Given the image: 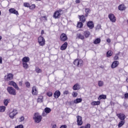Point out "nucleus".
I'll return each mask as SVG.
<instances>
[{
  "instance_id": "obj_1",
  "label": "nucleus",
  "mask_w": 128,
  "mask_h": 128,
  "mask_svg": "<svg viewBox=\"0 0 128 128\" xmlns=\"http://www.w3.org/2000/svg\"><path fill=\"white\" fill-rule=\"evenodd\" d=\"M7 91L12 96H16V92L14 88L12 86H8L7 88Z\"/></svg>"
},
{
  "instance_id": "obj_2",
  "label": "nucleus",
  "mask_w": 128,
  "mask_h": 128,
  "mask_svg": "<svg viewBox=\"0 0 128 128\" xmlns=\"http://www.w3.org/2000/svg\"><path fill=\"white\" fill-rule=\"evenodd\" d=\"M34 120L36 124H38L42 122V116H39L38 113H35L34 114Z\"/></svg>"
},
{
  "instance_id": "obj_3",
  "label": "nucleus",
  "mask_w": 128,
  "mask_h": 128,
  "mask_svg": "<svg viewBox=\"0 0 128 128\" xmlns=\"http://www.w3.org/2000/svg\"><path fill=\"white\" fill-rule=\"evenodd\" d=\"M38 42L40 46H44L46 44V40H44V37L40 36L38 38Z\"/></svg>"
},
{
  "instance_id": "obj_4",
  "label": "nucleus",
  "mask_w": 128,
  "mask_h": 128,
  "mask_svg": "<svg viewBox=\"0 0 128 128\" xmlns=\"http://www.w3.org/2000/svg\"><path fill=\"white\" fill-rule=\"evenodd\" d=\"M14 78V74L12 73H9L7 74V76H4L5 80L8 82V80H12Z\"/></svg>"
},
{
  "instance_id": "obj_5",
  "label": "nucleus",
  "mask_w": 128,
  "mask_h": 128,
  "mask_svg": "<svg viewBox=\"0 0 128 128\" xmlns=\"http://www.w3.org/2000/svg\"><path fill=\"white\" fill-rule=\"evenodd\" d=\"M18 114V110L16 109H14L13 111L9 114V116L10 118H12V120L14 118V116H16Z\"/></svg>"
},
{
  "instance_id": "obj_6",
  "label": "nucleus",
  "mask_w": 128,
  "mask_h": 128,
  "mask_svg": "<svg viewBox=\"0 0 128 128\" xmlns=\"http://www.w3.org/2000/svg\"><path fill=\"white\" fill-rule=\"evenodd\" d=\"M9 86H12L14 88L17 90H20V88H18V84H16V82H14V81H10L8 82Z\"/></svg>"
},
{
  "instance_id": "obj_7",
  "label": "nucleus",
  "mask_w": 128,
  "mask_h": 128,
  "mask_svg": "<svg viewBox=\"0 0 128 128\" xmlns=\"http://www.w3.org/2000/svg\"><path fill=\"white\" fill-rule=\"evenodd\" d=\"M108 18H110L112 22H116V16L112 14H108Z\"/></svg>"
},
{
  "instance_id": "obj_8",
  "label": "nucleus",
  "mask_w": 128,
  "mask_h": 128,
  "mask_svg": "<svg viewBox=\"0 0 128 128\" xmlns=\"http://www.w3.org/2000/svg\"><path fill=\"white\" fill-rule=\"evenodd\" d=\"M9 12H10V14H16V16H18V12L14 8H11L9 9Z\"/></svg>"
},
{
  "instance_id": "obj_9",
  "label": "nucleus",
  "mask_w": 128,
  "mask_h": 128,
  "mask_svg": "<svg viewBox=\"0 0 128 128\" xmlns=\"http://www.w3.org/2000/svg\"><path fill=\"white\" fill-rule=\"evenodd\" d=\"M87 26L90 28V30H92L94 28V22L92 21H88L87 22Z\"/></svg>"
},
{
  "instance_id": "obj_10",
  "label": "nucleus",
  "mask_w": 128,
  "mask_h": 128,
  "mask_svg": "<svg viewBox=\"0 0 128 128\" xmlns=\"http://www.w3.org/2000/svg\"><path fill=\"white\" fill-rule=\"evenodd\" d=\"M78 126H82V116H76Z\"/></svg>"
},
{
  "instance_id": "obj_11",
  "label": "nucleus",
  "mask_w": 128,
  "mask_h": 128,
  "mask_svg": "<svg viewBox=\"0 0 128 128\" xmlns=\"http://www.w3.org/2000/svg\"><path fill=\"white\" fill-rule=\"evenodd\" d=\"M60 40L62 42H66L68 40V36L65 34H62L60 36Z\"/></svg>"
},
{
  "instance_id": "obj_12",
  "label": "nucleus",
  "mask_w": 128,
  "mask_h": 128,
  "mask_svg": "<svg viewBox=\"0 0 128 128\" xmlns=\"http://www.w3.org/2000/svg\"><path fill=\"white\" fill-rule=\"evenodd\" d=\"M116 116L120 120H124V119L126 118V115L124 114H118Z\"/></svg>"
},
{
  "instance_id": "obj_13",
  "label": "nucleus",
  "mask_w": 128,
  "mask_h": 128,
  "mask_svg": "<svg viewBox=\"0 0 128 128\" xmlns=\"http://www.w3.org/2000/svg\"><path fill=\"white\" fill-rule=\"evenodd\" d=\"M120 64L118 61H114L111 65L112 68H116Z\"/></svg>"
},
{
  "instance_id": "obj_14",
  "label": "nucleus",
  "mask_w": 128,
  "mask_h": 128,
  "mask_svg": "<svg viewBox=\"0 0 128 128\" xmlns=\"http://www.w3.org/2000/svg\"><path fill=\"white\" fill-rule=\"evenodd\" d=\"M60 14H62L59 13L58 12L56 11L54 12L53 15V17L54 18H60Z\"/></svg>"
},
{
  "instance_id": "obj_15",
  "label": "nucleus",
  "mask_w": 128,
  "mask_h": 128,
  "mask_svg": "<svg viewBox=\"0 0 128 128\" xmlns=\"http://www.w3.org/2000/svg\"><path fill=\"white\" fill-rule=\"evenodd\" d=\"M60 96V92L58 90H56L54 94V96L55 98H58Z\"/></svg>"
},
{
  "instance_id": "obj_16",
  "label": "nucleus",
  "mask_w": 128,
  "mask_h": 128,
  "mask_svg": "<svg viewBox=\"0 0 128 128\" xmlns=\"http://www.w3.org/2000/svg\"><path fill=\"white\" fill-rule=\"evenodd\" d=\"M68 48V42H65L60 47L61 50H64Z\"/></svg>"
},
{
  "instance_id": "obj_17",
  "label": "nucleus",
  "mask_w": 128,
  "mask_h": 128,
  "mask_svg": "<svg viewBox=\"0 0 128 128\" xmlns=\"http://www.w3.org/2000/svg\"><path fill=\"white\" fill-rule=\"evenodd\" d=\"M126 8L124 4H120L118 7V10H126Z\"/></svg>"
},
{
  "instance_id": "obj_18",
  "label": "nucleus",
  "mask_w": 128,
  "mask_h": 128,
  "mask_svg": "<svg viewBox=\"0 0 128 128\" xmlns=\"http://www.w3.org/2000/svg\"><path fill=\"white\" fill-rule=\"evenodd\" d=\"M84 66V62L82 60H79L76 66H78V68H80V66Z\"/></svg>"
},
{
  "instance_id": "obj_19",
  "label": "nucleus",
  "mask_w": 128,
  "mask_h": 128,
  "mask_svg": "<svg viewBox=\"0 0 128 128\" xmlns=\"http://www.w3.org/2000/svg\"><path fill=\"white\" fill-rule=\"evenodd\" d=\"M86 16L84 15L82 16H78V18L80 20V21L82 22H86Z\"/></svg>"
},
{
  "instance_id": "obj_20",
  "label": "nucleus",
  "mask_w": 128,
  "mask_h": 128,
  "mask_svg": "<svg viewBox=\"0 0 128 128\" xmlns=\"http://www.w3.org/2000/svg\"><path fill=\"white\" fill-rule=\"evenodd\" d=\"M72 88L74 90H80V84H75L73 87Z\"/></svg>"
},
{
  "instance_id": "obj_21",
  "label": "nucleus",
  "mask_w": 128,
  "mask_h": 128,
  "mask_svg": "<svg viewBox=\"0 0 128 128\" xmlns=\"http://www.w3.org/2000/svg\"><path fill=\"white\" fill-rule=\"evenodd\" d=\"M92 106H100V101H94L91 103Z\"/></svg>"
},
{
  "instance_id": "obj_22",
  "label": "nucleus",
  "mask_w": 128,
  "mask_h": 128,
  "mask_svg": "<svg viewBox=\"0 0 128 128\" xmlns=\"http://www.w3.org/2000/svg\"><path fill=\"white\" fill-rule=\"evenodd\" d=\"M22 62H30V58L25 56L22 60Z\"/></svg>"
},
{
  "instance_id": "obj_23",
  "label": "nucleus",
  "mask_w": 128,
  "mask_h": 128,
  "mask_svg": "<svg viewBox=\"0 0 128 128\" xmlns=\"http://www.w3.org/2000/svg\"><path fill=\"white\" fill-rule=\"evenodd\" d=\"M84 34L85 38H88L90 35V31H85L84 33Z\"/></svg>"
},
{
  "instance_id": "obj_24",
  "label": "nucleus",
  "mask_w": 128,
  "mask_h": 128,
  "mask_svg": "<svg viewBox=\"0 0 128 128\" xmlns=\"http://www.w3.org/2000/svg\"><path fill=\"white\" fill-rule=\"evenodd\" d=\"M44 112H45L47 114H50V112H52V109H50V108L46 107L44 108Z\"/></svg>"
},
{
  "instance_id": "obj_25",
  "label": "nucleus",
  "mask_w": 128,
  "mask_h": 128,
  "mask_svg": "<svg viewBox=\"0 0 128 128\" xmlns=\"http://www.w3.org/2000/svg\"><path fill=\"white\" fill-rule=\"evenodd\" d=\"M32 94H38V91H36V86H34L32 88Z\"/></svg>"
},
{
  "instance_id": "obj_26",
  "label": "nucleus",
  "mask_w": 128,
  "mask_h": 128,
  "mask_svg": "<svg viewBox=\"0 0 128 128\" xmlns=\"http://www.w3.org/2000/svg\"><path fill=\"white\" fill-rule=\"evenodd\" d=\"M82 102V98H76L74 100V104H79V102Z\"/></svg>"
},
{
  "instance_id": "obj_27",
  "label": "nucleus",
  "mask_w": 128,
  "mask_h": 128,
  "mask_svg": "<svg viewBox=\"0 0 128 128\" xmlns=\"http://www.w3.org/2000/svg\"><path fill=\"white\" fill-rule=\"evenodd\" d=\"M112 54H114V52H112L111 50H108L106 52L107 58H110V56H112Z\"/></svg>"
},
{
  "instance_id": "obj_28",
  "label": "nucleus",
  "mask_w": 128,
  "mask_h": 128,
  "mask_svg": "<svg viewBox=\"0 0 128 128\" xmlns=\"http://www.w3.org/2000/svg\"><path fill=\"white\" fill-rule=\"evenodd\" d=\"M106 95L102 94L99 96L98 100H106Z\"/></svg>"
},
{
  "instance_id": "obj_29",
  "label": "nucleus",
  "mask_w": 128,
  "mask_h": 128,
  "mask_svg": "<svg viewBox=\"0 0 128 128\" xmlns=\"http://www.w3.org/2000/svg\"><path fill=\"white\" fill-rule=\"evenodd\" d=\"M100 38H96L94 42V44H100Z\"/></svg>"
},
{
  "instance_id": "obj_30",
  "label": "nucleus",
  "mask_w": 128,
  "mask_h": 128,
  "mask_svg": "<svg viewBox=\"0 0 128 128\" xmlns=\"http://www.w3.org/2000/svg\"><path fill=\"white\" fill-rule=\"evenodd\" d=\"M77 38H78L80 40H84V35L79 34H76Z\"/></svg>"
},
{
  "instance_id": "obj_31",
  "label": "nucleus",
  "mask_w": 128,
  "mask_h": 128,
  "mask_svg": "<svg viewBox=\"0 0 128 128\" xmlns=\"http://www.w3.org/2000/svg\"><path fill=\"white\" fill-rule=\"evenodd\" d=\"M90 8H85V17L87 18L88 16V14H90Z\"/></svg>"
},
{
  "instance_id": "obj_32",
  "label": "nucleus",
  "mask_w": 128,
  "mask_h": 128,
  "mask_svg": "<svg viewBox=\"0 0 128 128\" xmlns=\"http://www.w3.org/2000/svg\"><path fill=\"white\" fill-rule=\"evenodd\" d=\"M124 124V120H122L118 124V128H122Z\"/></svg>"
},
{
  "instance_id": "obj_33",
  "label": "nucleus",
  "mask_w": 128,
  "mask_h": 128,
  "mask_svg": "<svg viewBox=\"0 0 128 128\" xmlns=\"http://www.w3.org/2000/svg\"><path fill=\"white\" fill-rule=\"evenodd\" d=\"M44 98V97L42 96H39L38 98V100H37V102H42V99Z\"/></svg>"
},
{
  "instance_id": "obj_34",
  "label": "nucleus",
  "mask_w": 128,
  "mask_h": 128,
  "mask_svg": "<svg viewBox=\"0 0 128 128\" xmlns=\"http://www.w3.org/2000/svg\"><path fill=\"white\" fill-rule=\"evenodd\" d=\"M84 26V24H82V22H79L77 24V28H80Z\"/></svg>"
},
{
  "instance_id": "obj_35",
  "label": "nucleus",
  "mask_w": 128,
  "mask_h": 128,
  "mask_svg": "<svg viewBox=\"0 0 128 128\" xmlns=\"http://www.w3.org/2000/svg\"><path fill=\"white\" fill-rule=\"evenodd\" d=\"M6 110L5 106H0V112H4Z\"/></svg>"
},
{
  "instance_id": "obj_36",
  "label": "nucleus",
  "mask_w": 128,
  "mask_h": 128,
  "mask_svg": "<svg viewBox=\"0 0 128 128\" xmlns=\"http://www.w3.org/2000/svg\"><path fill=\"white\" fill-rule=\"evenodd\" d=\"M23 67L25 70H27V68H28V64H26V62H22Z\"/></svg>"
},
{
  "instance_id": "obj_37",
  "label": "nucleus",
  "mask_w": 128,
  "mask_h": 128,
  "mask_svg": "<svg viewBox=\"0 0 128 128\" xmlns=\"http://www.w3.org/2000/svg\"><path fill=\"white\" fill-rule=\"evenodd\" d=\"M35 70L38 74L42 72V70H40V68H39L38 67H36L35 68Z\"/></svg>"
},
{
  "instance_id": "obj_38",
  "label": "nucleus",
  "mask_w": 128,
  "mask_h": 128,
  "mask_svg": "<svg viewBox=\"0 0 128 128\" xmlns=\"http://www.w3.org/2000/svg\"><path fill=\"white\" fill-rule=\"evenodd\" d=\"M80 128H90V124H88L85 126H82Z\"/></svg>"
},
{
  "instance_id": "obj_39",
  "label": "nucleus",
  "mask_w": 128,
  "mask_h": 128,
  "mask_svg": "<svg viewBox=\"0 0 128 128\" xmlns=\"http://www.w3.org/2000/svg\"><path fill=\"white\" fill-rule=\"evenodd\" d=\"M4 106H8V99L4 100Z\"/></svg>"
},
{
  "instance_id": "obj_40",
  "label": "nucleus",
  "mask_w": 128,
  "mask_h": 128,
  "mask_svg": "<svg viewBox=\"0 0 128 128\" xmlns=\"http://www.w3.org/2000/svg\"><path fill=\"white\" fill-rule=\"evenodd\" d=\"M29 8L30 10H34L36 8V4H32L31 6L30 5Z\"/></svg>"
},
{
  "instance_id": "obj_41",
  "label": "nucleus",
  "mask_w": 128,
  "mask_h": 128,
  "mask_svg": "<svg viewBox=\"0 0 128 128\" xmlns=\"http://www.w3.org/2000/svg\"><path fill=\"white\" fill-rule=\"evenodd\" d=\"M25 84H26V86L28 88H30V82H25Z\"/></svg>"
},
{
  "instance_id": "obj_42",
  "label": "nucleus",
  "mask_w": 128,
  "mask_h": 128,
  "mask_svg": "<svg viewBox=\"0 0 128 128\" xmlns=\"http://www.w3.org/2000/svg\"><path fill=\"white\" fill-rule=\"evenodd\" d=\"M72 96L74 98H76V96H78V92H73L72 93Z\"/></svg>"
},
{
  "instance_id": "obj_43",
  "label": "nucleus",
  "mask_w": 128,
  "mask_h": 128,
  "mask_svg": "<svg viewBox=\"0 0 128 128\" xmlns=\"http://www.w3.org/2000/svg\"><path fill=\"white\" fill-rule=\"evenodd\" d=\"M98 84L99 86H104V82L99 81Z\"/></svg>"
},
{
  "instance_id": "obj_44",
  "label": "nucleus",
  "mask_w": 128,
  "mask_h": 128,
  "mask_svg": "<svg viewBox=\"0 0 128 128\" xmlns=\"http://www.w3.org/2000/svg\"><path fill=\"white\" fill-rule=\"evenodd\" d=\"M24 6H25L26 8H30V4L28 3V2H24Z\"/></svg>"
},
{
  "instance_id": "obj_45",
  "label": "nucleus",
  "mask_w": 128,
  "mask_h": 128,
  "mask_svg": "<svg viewBox=\"0 0 128 128\" xmlns=\"http://www.w3.org/2000/svg\"><path fill=\"white\" fill-rule=\"evenodd\" d=\"M78 60H78V59L75 60L74 62V64L75 66H77Z\"/></svg>"
},
{
  "instance_id": "obj_46",
  "label": "nucleus",
  "mask_w": 128,
  "mask_h": 128,
  "mask_svg": "<svg viewBox=\"0 0 128 128\" xmlns=\"http://www.w3.org/2000/svg\"><path fill=\"white\" fill-rule=\"evenodd\" d=\"M119 57L118 56H116V55H115V56L114 57V60H119Z\"/></svg>"
},
{
  "instance_id": "obj_47",
  "label": "nucleus",
  "mask_w": 128,
  "mask_h": 128,
  "mask_svg": "<svg viewBox=\"0 0 128 128\" xmlns=\"http://www.w3.org/2000/svg\"><path fill=\"white\" fill-rule=\"evenodd\" d=\"M47 96H52V92H47Z\"/></svg>"
},
{
  "instance_id": "obj_48",
  "label": "nucleus",
  "mask_w": 128,
  "mask_h": 128,
  "mask_svg": "<svg viewBox=\"0 0 128 128\" xmlns=\"http://www.w3.org/2000/svg\"><path fill=\"white\" fill-rule=\"evenodd\" d=\"M14 128H24V126H22V124H20L18 126H15Z\"/></svg>"
},
{
  "instance_id": "obj_49",
  "label": "nucleus",
  "mask_w": 128,
  "mask_h": 128,
  "mask_svg": "<svg viewBox=\"0 0 128 128\" xmlns=\"http://www.w3.org/2000/svg\"><path fill=\"white\" fill-rule=\"evenodd\" d=\"M102 26L100 24H98L96 26V30H100Z\"/></svg>"
},
{
  "instance_id": "obj_50",
  "label": "nucleus",
  "mask_w": 128,
  "mask_h": 128,
  "mask_svg": "<svg viewBox=\"0 0 128 128\" xmlns=\"http://www.w3.org/2000/svg\"><path fill=\"white\" fill-rule=\"evenodd\" d=\"M48 114H46L45 112H43L42 113V116H46V115Z\"/></svg>"
},
{
  "instance_id": "obj_51",
  "label": "nucleus",
  "mask_w": 128,
  "mask_h": 128,
  "mask_svg": "<svg viewBox=\"0 0 128 128\" xmlns=\"http://www.w3.org/2000/svg\"><path fill=\"white\" fill-rule=\"evenodd\" d=\"M20 122H24V117L22 116L21 118H20Z\"/></svg>"
},
{
  "instance_id": "obj_52",
  "label": "nucleus",
  "mask_w": 128,
  "mask_h": 128,
  "mask_svg": "<svg viewBox=\"0 0 128 128\" xmlns=\"http://www.w3.org/2000/svg\"><path fill=\"white\" fill-rule=\"evenodd\" d=\"M123 106L126 108H128V104H126V103H124Z\"/></svg>"
},
{
  "instance_id": "obj_53",
  "label": "nucleus",
  "mask_w": 128,
  "mask_h": 128,
  "mask_svg": "<svg viewBox=\"0 0 128 128\" xmlns=\"http://www.w3.org/2000/svg\"><path fill=\"white\" fill-rule=\"evenodd\" d=\"M125 98H128V93H126L124 94Z\"/></svg>"
},
{
  "instance_id": "obj_54",
  "label": "nucleus",
  "mask_w": 128,
  "mask_h": 128,
  "mask_svg": "<svg viewBox=\"0 0 128 128\" xmlns=\"http://www.w3.org/2000/svg\"><path fill=\"white\" fill-rule=\"evenodd\" d=\"M68 94V91L66 90L64 92V94Z\"/></svg>"
},
{
  "instance_id": "obj_55",
  "label": "nucleus",
  "mask_w": 128,
  "mask_h": 128,
  "mask_svg": "<svg viewBox=\"0 0 128 128\" xmlns=\"http://www.w3.org/2000/svg\"><path fill=\"white\" fill-rule=\"evenodd\" d=\"M0 64H2V58L0 56Z\"/></svg>"
},
{
  "instance_id": "obj_56",
  "label": "nucleus",
  "mask_w": 128,
  "mask_h": 128,
  "mask_svg": "<svg viewBox=\"0 0 128 128\" xmlns=\"http://www.w3.org/2000/svg\"><path fill=\"white\" fill-rule=\"evenodd\" d=\"M76 4H80V0H76Z\"/></svg>"
},
{
  "instance_id": "obj_57",
  "label": "nucleus",
  "mask_w": 128,
  "mask_h": 128,
  "mask_svg": "<svg viewBox=\"0 0 128 128\" xmlns=\"http://www.w3.org/2000/svg\"><path fill=\"white\" fill-rule=\"evenodd\" d=\"M56 12H58L59 14H61L62 12V10H58Z\"/></svg>"
},
{
  "instance_id": "obj_58",
  "label": "nucleus",
  "mask_w": 128,
  "mask_h": 128,
  "mask_svg": "<svg viewBox=\"0 0 128 128\" xmlns=\"http://www.w3.org/2000/svg\"><path fill=\"white\" fill-rule=\"evenodd\" d=\"M19 85H20V86H22V82H19Z\"/></svg>"
},
{
  "instance_id": "obj_59",
  "label": "nucleus",
  "mask_w": 128,
  "mask_h": 128,
  "mask_svg": "<svg viewBox=\"0 0 128 128\" xmlns=\"http://www.w3.org/2000/svg\"><path fill=\"white\" fill-rule=\"evenodd\" d=\"M120 52H118V53L116 54V56H120Z\"/></svg>"
},
{
  "instance_id": "obj_60",
  "label": "nucleus",
  "mask_w": 128,
  "mask_h": 128,
  "mask_svg": "<svg viewBox=\"0 0 128 128\" xmlns=\"http://www.w3.org/2000/svg\"><path fill=\"white\" fill-rule=\"evenodd\" d=\"M106 42H108V43L110 42H111L110 39H107Z\"/></svg>"
},
{
  "instance_id": "obj_61",
  "label": "nucleus",
  "mask_w": 128,
  "mask_h": 128,
  "mask_svg": "<svg viewBox=\"0 0 128 128\" xmlns=\"http://www.w3.org/2000/svg\"><path fill=\"white\" fill-rule=\"evenodd\" d=\"M52 128H56V124H54L52 126Z\"/></svg>"
},
{
  "instance_id": "obj_62",
  "label": "nucleus",
  "mask_w": 128,
  "mask_h": 128,
  "mask_svg": "<svg viewBox=\"0 0 128 128\" xmlns=\"http://www.w3.org/2000/svg\"><path fill=\"white\" fill-rule=\"evenodd\" d=\"M70 104H74V102L73 101H70L69 102Z\"/></svg>"
},
{
  "instance_id": "obj_63",
  "label": "nucleus",
  "mask_w": 128,
  "mask_h": 128,
  "mask_svg": "<svg viewBox=\"0 0 128 128\" xmlns=\"http://www.w3.org/2000/svg\"><path fill=\"white\" fill-rule=\"evenodd\" d=\"M44 30H42L41 32L42 34H44Z\"/></svg>"
},
{
  "instance_id": "obj_64",
  "label": "nucleus",
  "mask_w": 128,
  "mask_h": 128,
  "mask_svg": "<svg viewBox=\"0 0 128 128\" xmlns=\"http://www.w3.org/2000/svg\"><path fill=\"white\" fill-rule=\"evenodd\" d=\"M42 18H45V20H46L47 19H46V16H42Z\"/></svg>"
}]
</instances>
